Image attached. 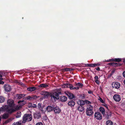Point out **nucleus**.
Masks as SVG:
<instances>
[{"label": "nucleus", "instance_id": "f257e3e1", "mask_svg": "<svg viewBox=\"0 0 125 125\" xmlns=\"http://www.w3.org/2000/svg\"><path fill=\"white\" fill-rule=\"evenodd\" d=\"M62 89L60 88L58 89L55 90L53 92L51 93V99L52 100L56 101L59 98V95L62 94L61 92Z\"/></svg>", "mask_w": 125, "mask_h": 125}, {"label": "nucleus", "instance_id": "f03ea898", "mask_svg": "<svg viewBox=\"0 0 125 125\" xmlns=\"http://www.w3.org/2000/svg\"><path fill=\"white\" fill-rule=\"evenodd\" d=\"M32 119V115L31 114H25L23 117L22 123H25L26 122H29L31 121Z\"/></svg>", "mask_w": 125, "mask_h": 125}, {"label": "nucleus", "instance_id": "7ed1b4c3", "mask_svg": "<svg viewBox=\"0 0 125 125\" xmlns=\"http://www.w3.org/2000/svg\"><path fill=\"white\" fill-rule=\"evenodd\" d=\"M93 107L90 105H88L87 106L86 113L87 115L91 116L93 114Z\"/></svg>", "mask_w": 125, "mask_h": 125}, {"label": "nucleus", "instance_id": "20e7f679", "mask_svg": "<svg viewBox=\"0 0 125 125\" xmlns=\"http://www.w3.org/2000/svg\"><path fill=\"white\" fill-rule=\"evenodd\" d=\"M63 86L65 88H69L71 90L77 89H79V87H74L73 85L70 84L69 83H67L65 84H64L63 85Z\"/></svg>", "mask_w": 125, "mask_h": 125}, {"label": "nucleus", "instance_id": "39448f33", "mask_svg": "<svg viewBox=\"0 0 125 125\" xmlns=\"http://www.w3.org/2000/svg\"><path fill=\"white\" fill-rule=\"evenodd\" d=\"M39 97V96H37L35 95H32L31 96H29L25 98V100H29L31 101H33L36 100L37 98Z\"/></svg>", "mask_w": 125, "mask_h": 125}, {"label": "nucleus", "instance_id": "423d86ee", "mask_svg": "<svg viewBox=\"0 0 125 125\" xmlns=\"http://www.w3.org/2000/svg\"><path fill=\"white\" fill-rule=\"evenodd\" d=\"M19 109V108L17 107L14 108H11L9 109V108L7 109V112L9 114H11L12 113L15 112L16 110Z\"/></svg>", "mask_w": 125, "mask_h": 125}, {"label": "nucleus", "instance_id": "0eeeda50", "mask_svg": "<svg viewBox=\"0 0 125 125\" xmlns=\"http://www.w3.org/2000/svg\"><path fill=\"white\" fill-rule=\"evenodd\" d=\"M94 118L98 120H100L102 118V116L101 114L99 112H97L95 113L94 114Z\"/></svg>", "mask_w": 125, "mask_h": 125}, {"label": "nucleus", "instance_id": "6e6552de", "mask_svg": "<svg viewBox=\"0 0 125 125\" xmlns=\"http://www.w3.org/2000/svg\"><path fill=\"white\" fill-rule=\"evenodd\" d=\"M7 104L10 107H13L14 105V101L12 99H10L8 100L7 101Z\"/></svg>", "mask_w": 125, "mask_h": 125}, {"label": "nucleus", "instance_id": "1a4fd4ad", "mask_svg": "<svg viewBox=\"0 0 125 125\" xmlns=\"http://www.w3.org/2000/svg\"><path fill=\"white\" fill-rule=\"evenodd\" d=\"M112 86L113 88L118 89L120 88V85L119 83L116 82L112 83Z\"/></svg>", "mask_w": 125, "mask_h": 125}, {"label": "nucleus", "instance_id": "9d476101", "mask_svg": "<svg viewBox=\"0 0 125 125\" xmlns=\"http://www.w3.org/2000/svg\"><path fill=\"white\" fill-rule=\"evenodd\" d=\"M113 98L114 100L116 102H119L121 100L120 95L118 94H115L114 95Z\"/></svg>", "mask_w": 125, "mask_h": 125}, {"label": "nucleus", "instance_id": "9b49d317", "mask_svg": "<svg viewBox=\"0 0 125 125\" xmlns=\"http://www.w3.org/2000/svg\"><path fill=\"white\" fill-rule=\"evenodd\" d=\"M65 93L70 99H72L75 98L74 95L71 92H69L67 91L65 92Z\"/></svg>", "mask_w": 125, "mask_h": 125}, {"label": "nucleus", "instance_id": "f8f14e48", "mask_svg": "<svg viewBox=\"0 0 125 125\" xmlns=\"http://www.w3.org/2000/svg\"><path fill=\"white\" fill-rule=\"evenodd\" d=\"M105 114V115L106 117L108 119H109L111 116V112L109 110H106V114Z\"/></svg>", "mask_w": 125, "mask_h": 125}, {"label": "nucleus", "instance_id": "ddd939ff", "mask_svg": "<svg viewBox=\"0 0 125 125\" xmlns=\"http://www.w3.org/2000/svg\"><path fill=\"white\" fill-rule=\"evenodd\" d=\"M9 108L8 105H4L0 108V111L1 112H4L6 111Z\"/></svg>", "mask_w": 125, "mask_h": 125}, {"label": "nucleus", "instance_id": "4468645a", "mask_svg": "<svg viewBox=\"0 0 125 125\" xmlns=\"http://www.w3.org/2000/svg\"><path fill=\"white\" fill-rule=\"evenodd\" d=\"M4 88L5 91L6 92H10L11 90L10 86L9 85L6 84L4 85Z\"/></svg>", "mask_w": 125, "mask_h": 125}, {"label": "nucleus", "instance_id": "2eb2a0df", "mask_svg": "<svg viewBox=\"0 0 125 125\" xmlns=\"http://www.w3.org/2000/svg\"><path fill=\"white\" fill-rule=\"evenodd\" d=\"M34 118L35 119H39L41 117V113L40 112H37L34 114Z\"/></svg>", "mask_w": 125, "mask_h": 125}, {"label": "nucleus", "instance_id": "dca6fc26", "mask_svg": "<svg viewBox=\"0 0 125 125\" xmlns=\"http://www.w3.org/2000/svg\"><path fill=\"white\" fill-rule=\"evenodd\" d=\"M75 104V100H71L69 101L68 103V104L69 106L71 107H74Z\"/></svg>", "mask_w": 125, "mask_h": 125}, {"label": "nucleus", "instance_id": "f3484780", "mask_svg": "<svg viewBox=\"0 0 125 125\" xmlns=\"http://www.w3.org/2000/svg\"><path fill=\"white\" fill-rule=\"evenodd\" d=\"M26 102L24 101L23 100L22 101H19L18 102V103L20 105V106H17L19 108V109L22 106H23L26 103Z\"/></svg>", "mask_w": 125, "mask_h": 125}, {"label": "nucleus", "instance_id": "a211bd4d", "mask_svg": "<svg viewBox=\"0 0 125 125\" xmlns=\"http://www.w3.org/2000/svg\"><path fill=\"white\" fill-rule=\"evenodd\" d=\"M53 110L54 113L56 114H59L61 111V110L58 107H56L54 108Z\"/></svg>", "mask_w": 125, "mask_h": 125}, {"label": "nucleus", "instance_id": "6ab92c4d", "mask_svg": "<svg viewBox=\"0 0 125 125\" xmlns=\"http://www.w3.org/2000/svg\"><path fill=\"white\" fill-rule=\"evenodd\" d=\"M78 105L83 106L85 104V100L83 101V100H79L77 102Z\"/></svg>", "mask_w": 125, "mask_h": 125}, {"label": "nucleus", "instance_id": "aec40b11", "mask_svg": "<svg viewBox=\"0 0 125 125\" xmlns=\"http://www.w3.org/2000/svg\"><path fill=\"white\" fill-rule=\"evenodd\" d=\"M60 99L61 101L62 102H65L67 100V97L65 96H62L60 97Z\"/></svg>", "mask_w": 125, "mask_h": 125}, {"label": "nucleus", "instance_id": "412c9836", "mask_svg": "<svg viewBox=\"0 0 125 125\" xmlns=\"http://www.w3.org/2000/svg\"><path fill=\"white\" fill-rule=\"evenodd\" d=\"M25 94H17L16 97L17 99H20L25 96Z\"/></svg>", "mask_w": 125, "mask_h": 125}, {"label": "nucleus", "instance_id": "4be33fe9", "mask_svg": "<svg viewBox=\"0 0 125 125\" xmlns=\"http://www.w3.org/2000/svg\"><path fill=\"white\" fill-rule=\"evenodd\" d=\"M9 116V115L7 113H5L1 116V118L3 119H7Z\"/></svg>", "mask_w": 125, "mask_h": 125}, {"label": "nucleus", "instance_id": "5701e85b", "mask_svg": "<svg viewBox=\"0 0 125 125\" xmlns=\"http://www.w3.org/2000/svg\"><path fill=\"white\" fill-rule=\"evenodd\" d=\"M54 108L51 106H48L46 108V110L48 112H51L53 110Z\"/></svg>", "mask_w": 125, "mask_h": 125}, {"label": "nucleus", "instance_id": "b1692460", "mask_svg": "<svg viewBox=\"0 0 125 125\" xmlns=\"http://www.w3.org/2000/svg\"><path fill=\"white\" fill-rule=\"evenodd\" d=\"M13 118H10L8 119L7 120H6L5 121L3 122V124H6L8 123L11 122L13 120Z\"/></svg>", "mask_w": 125, "mask_h": 125}, {"label": "nucleus", "instance_id": "393cba45", "mask_svg": "<svg viewBox=\"0 0 125 125\" xmlns=\"http://www.w3.org/2000/svg\"><path fill=\"white\" fill-rule=\"evenodd\" d=\"M77 109L79 111L82 112L84 110V107L82 106L78 105Z\"/></svg>", "mask_w": 125, "mask_h": 125}, {"label": "nucleus", "instance_id": "a878e982", "mask_svg": "<svg viewBox=\"0 0 125 125\" xmlns=\"http://www.w3.org/2000/svg\"><path fill=\"white\" fill-rule=\"evenodd\" d=\"M36 89V88L35 87H28L27 88V90L29 91L32 92L34 91Z\"/></svg>", "mask_w": 125, "mask_h": 125}, {"label": "nucleus", "instance_id": "bb28decb", "mask_svg": "<svg viewBox=\"0 0 125 125\" xmlns=\"http://www.w3.org/2000/svg\"><path fill=\"white\" fill-rule=\"evenodd\" d=\"M51 93L46 91H44L43 92V94L44 95L45 97H48L50 96H51Z\"/></svg>", "mask_w": 125, "mask_h": 125}, {"label": "nucleus", "instance_id": "cd10ccee", "mask_svg": "<svg viewBox=\"0 0 125 125\" xmlns=\"http://www.w3.org/2000/svg\"><path fill=\"white\" fill-rule=\"evenodd\" d=\"M99 110L100 111L101 113L102 114L104 115L105 114V110L102 107H101L99 108Z\"/></svg>", "mask_w": 125, "mask_h": 125}, {"label": "nucleus", "instance_id": "c85d7f7f", "mask_svg": "<svg viewBox=\"0 0 125 125\" xmlns=\"http://www.w3.org/2000/svg\"><path fill=\"white\" fill-rule=\"evenodd\" d=\"M38 87H43L44 88H47L49 86V85L46 84H42L38 85Z\"/></svg>", "mask_w": 125, "mask_h": 125}, {"label": "nucleus", "instance_id": "c756f323", "mask_svg": "<svg viewBox=\"0 0 125 125\" xmlns=\"http://www.w3.org/2000/svg\"><path fill=\"white\" fill-rule=\"evenodd\" d=\"M83 84L80 83H76L75 85V86L76 87H78L79 88H82L83 86Z\"/></svg>", "mask_w": 125, "mask_h": 125}, {"label": "nucleus", "instance_id": "7c9ffc66", "mask_svg": "<svg viewBox=\"0 0 125 125\" xmlns=\"http://www.w3.org/2000/svg\"><path fill=\"white\" fill-rule=\"evenodd\" d=\"M106 125H113V123L112 121L108 120L106 122Z\"/></svg>", "mask_w": 125, "mask_h": 125}, {"label": "nucleus", "instance_id": "2f4dec72", "mask_svg": "<svg viewBox=\"0 0 125 125\" xmlns=\"http://www.w3.org/2000/svg\"><path fill=\"white\" fill-rule=\"evenodd\" d=\"M21 112L20 111L18 112L16 115V118H19L21 117Z\"/></svg>", "mask_w": 125, "mask_h": 125}, {"label": "nucleus", "instance_id": "473e14b6", "mask_svg": "<svg viewBox=\"0 0 125 125\" xmlns=\"http://www.w3.org/2000/svg\"><path fill=\"white\" fill-rule=\"evenodd\" d=\"M5 100V98L2 96H0V103H1L3 102Z\"/></svg>", "mask_w": 125, "mask_h": 125}, {"label": "nucleus", "instance_id": "72a5a7b5", "mask_svg": "<svg viewBox=\"0 0 125 125\" xmlns=\"http://www.w3.org/2000/svg\"><path fill=\"white\" fill-rule=\"evenodd\" d=\"M114 62H120L122 60V59L120 58H114Z\"/></svg>", "mask_w": 125, "mask_h": 125}, {"label": "nucleus", "instance_id": "f704fd0d", "mask_svg": "<svg viewBox=\"0 0 125 125\" xmlns=\"http://www.w3.org/2000/svg\"><path fill=\"white\" fill-rule=\"evenodd\" d=\"M37 106L38 107L40 110H41L42 111H43L42 107H41L42 104L41 103H39L38 105Z\"/></svg>", "mask_w": 125, "mask_h": 125}, {"label": "nucleus", "instance_id": "c9c22d12", "mask_svg": "<svg viewBox=\"0 0 125 125\" xmlns=\"http://www.w3.org/2000/svg\"><path fill=\"white\" fill-rule=\"evenodd\" d=\"M99 98L98 99V100H99L101 103L103 104H104L105 102V101H104L101 98L99 97Z\"/></svg>", "mask_w": 125, "mask_h": 125}, {"label": "nucleus", "instance_id": "e433bc0d", "mask_svg": "<svg viewBox=\"0 0 125 125\" xmlns=\"http://www.w3.org/2000/svg\"><path fill=\"white\" fill-rule=\"evenodd\" d=\"M22 123H21L19 122H17L16 123H14L13 124V125H21Z\"/></svg>", "mask_w": 125, "mask_h": 125}, {"label": "nucleus", "instance_id": "4c0bfd02", "mask_svg": "<svg viewBox=\"0 0 125 125\" xmlns=\"http://www.w3.org/2000/svg\"><path fill=\"white\" fill-rule=\"evenodd\" d=\"M71 69H70L68 68H65L62 69V70L63 71H71Z\"/></svg>", "mask_w": 125, "mask_h": 125}, {"label": "nucleus", "instance_id": "58836bf2", "mask_svg": "<svg viewBox=\"0 0 125 125\" xmlns=\"http://www.w3.org/2000/svg\"><path fill=\"white\" fill-rule=\"evenodd\" d=\"M85 103L87 104H91V103L90 101L86 100H85Z\"/></svg>", "mask_w": 125, "mask_h": 125}, {"label": "nucleus", "instance_id": "ea45409f", "mask_svg": "<svg viewBox=\"0 0 125 125\" xmlns=\"http://www.w3.org/2000/svg\"><path fill=\"white\" fill-rule=\"evenodd\" d=\"M114 58H112L111 59H110L109 60H108L106 61L107 62H114Z\"/></svg>", "mask_w": 125, "mask_h": 125}, {"label": "nucleus", "instance_id": "a19ab883", "mask_svg": "<svg viewBox=\"0 0 125 125\" xmlns=\"http://www.w3.org/2000/svg\"><path fill=\"white\" fill-rule=\"evenodd\" d=\"M36 125H43V124L42 122H39L37 123Z\"/></svg>", "mask_w": 125, "mask_h": 125}, {"label": "nucleus", "instance_id": "79ce46f5", "mask_svg": "<svg viewBox=\"0 0 125 125\" xmlns=\"http://www.w3.org/2000/svg\"><path fill=\"white\" fill-rule=\"evenodd\" d=\"M88 94H93V92L91 90H89L88 91Z\"/></svg>", "mask_w": 125, "mask_h": 125}, {"label": "nucleus", "instance_id": "37998d69", "mask_svg": "<svg viewBox=\"0 0 125 125\" xmlns=\"http://www.w3.org/2000/svg\"><path fill=\"white\" fill-rule=\"evenodd\" d=\"M102 105H103L104 106H105L106 107V109H107V110H108V107L107 105V104H106L104 103V104H103Z\"/></svg>", "mask_w": 125, "mask_h": 125}, {"label": "nucleus", "instance_id": "c03bdc74", "mask_svg": "<svg viewBox=\"0 0 125 125\" xmlns=\"http://www.w3.org/2000/svg\"><path fill=\"white\" fill-rule=\"evenodd\" d=\"M116 66H120L122 65V64L119 63H116Z\"/></svg>", "mask_w": 125, "mask_h": 125}, {"label": "nucleus", "instance_id": "a18cd8bd", "mask_svg": "<svg viewBox=\"0 0 125 125\" xmlns=\"http://www.w3.org/2000/svg\"><path fill=\"white\" fill-rule=\"evenodd\" d=\"M95 82L98 84L99 85V81L98 80H96L95 81Z\"/></svg>", "mask_w": 125, "mask_h": 125}, {"label": "nucleus", "instance_id": "49530a36", "mask_svg": "<svg viewBox=\"0 0 125 125\" xmlns=\"http://www.w3.org/2000/svg\"><path fill=\"white\" fill-rule=\"evenodd\" d=\"M32 107L33 108H36L37 107L36 104H32Z\"/></svg>", "mask_w": 125, "mask_h": 125}, {"label": "nucleus", "instance_id": "de8ad7c7", "mask_svg": "<svg viewBox=\"0 0 125 125\" xmlns=\"http://www.w3.org/2000/svg\"><path fill=\"white\" fill-rule=\"evenodd\" d=\"M28 107L29 108H31V107H32V104H29L28 105Z\"/></svg>", "mask_w": 125, "mask_h": 125}, {"label": "nucleus", "instance_id": "09e8293b", "mask_svg": "<svg viewBox=\"0 0 125 125\" xmlns=\"http://www.w3.org/2000/svg\"><path fill=\"white\" fill-rule=\"evenodd\" d=\"M94 79L96 80H98V76L96 75L94 77Z\"/></svg>", "mask_w": 125, "mask_h": 125}, {"label": "nucleus", "instance_id": "8fccbe9b", "mask_svg": "<svg viewBox=\"0 0 125 125\" xmlns=\"http://www.w3.org/2000/svg\"><path fill=\"white\" fill-rule=\"evenodd\" d=\"M112 66H116V63H115L114 62H113Z\"/></svg>", "mask_w": 125, "mask_h": 125}, {"label": "nucleus", "instance_id": "3c124183", "mask_svg": "<svg viewBox=\"0 0 125 125\" xmlns=\"http://www.w3.org/2000/svg\"><path fill=\"white\" fill-rule=\"evenodd\" d=\"M2 76L0 74V81H2L3 80V78H2Z\"/></svg>", "mask_w": 125, "mask_h": 125}, {"label": "nucleus", "instance_id": "603ef678", "mask_svg": "<svg viewBox=\"0 0 125 125\" xmlns=\"http://www.w3.org/2000/svg\"><path fill=\"white\" fill-rule=\"evenodd\" d=\"M113 63V62H110L108 63V64L109 65H112V66Z\"/></svg>", "mask_w": 125, "mask_h": 125}, {"label": "nucleus", "instance_id": "864d4df0", "mask_svg": "<svg viewBox=\"0 0 125 125\" xmlns=\"http://www.w3.org/2000/svg\"><path fill=\"white\" fill-rule=\"evenodd\" d=\"M4 82L3 81H0V84H4Z\"/></svg>", "mask_w": 125, "mask_h": 125}, {"label": "nucleus", "instance_id": "5fc2aeb1", "mask_svg": "<svg viewBox=\"0 0 125 125\" xmlns=\"http://www.w3.org/2000/svg\"><path fill=\"white\" fill-rule=\"evenodd\" d=\"M97 66L96 63L93 64V67Z\"/></svg>", "mask_w": 125, "mask_h": 125}, {"label": "nucleus", "instance_id": "6e6d98bb", "mask_svg": "<svg viewBox=\"0 0 125 125\" xmlns=\"http://www.w3.org/2000/svg\"><path fill=\"white\" fill-rule=\"evenodd\" d=\"M123 74L124 77L125 78V71L123 72Z\"/></svg>", "mask_w": 125, "mask_h": 125}, {"label": "nucleus", "instance_id": "4d7b16f0", "mask_svg": "<svg viewBox=\"0 0 125 125\" xmlns=\"http://www.w3.org/2000/svg\"><path fill=\"white\" fill-rule=\"evenodd\" d=\"M115 72V70L114 69L112 71L111 73H112L113 74H114Z\"/></svg>", "mask_w": 125, "mask_h": 125}, {"label": "nucleus", "instance_id": "13d9d810", "mask_svg": "<svg viewBox=\"0 0 125 125\" xmlns=\"http://www.w3.org/2000/svg\"><path fill=\"white\" fill-rule=\"evenodd\" d=\"M96 70L97 71H99L100 70V68L99 67H98L97 68H96Z\"/></svg>", "mask_w": 125, "mask_h": 125}, {"label": "nucleus", "instance_id": "bf43d9fd", "mask_svg": "<svg viewBox=\"0 0 125 125\" xmlns=\"http://www.w3.org/2000/svg\"><path fill=\"white\" fill-rule=\"evenodd\" d=\"M89 67H93V64H89Z\"/></svg>", "mask_w": 125, "mask_h": 125}, {"label": "nucleus", "instance_id": "052dcab7", "mask_svg": "<svg viewBox=\"0 0 125 125\" xmlns=\"http://www.w3.org/2000/svg\"><path fill=\"white\" fill-rule=\"evenodd\" d=\"M111 76H112L110 74L109 75H108V78H109Z\"/></svg>", "mask_w": 125, "mask_h": 125}, {"label": "nucleus", "instance_id": "680f3d73", "mask_svg": "<svg viewBox=\"0 0 125 125\" xmlns=\"http://www.w3.org/2000/svg\"><path fill=\"white\" fill-rule=\"evenodd\" d=\"M96 64H97V66H99L100 65V64L99 63H96Z\"/></svg>", "mask_w": 125, "mask_h": 125}, {"label": "nucleus", "instance_id": "e2e57ef3", "mask_svg": "<svg viewBox=\"0 0 125 125\" xmlns=\"http://www.w3.org/2000/svg\"><path fill=\"white\" fill-rule=\"evenodd\" d=\"M85 65L86 66H89V64H85Z\"/></svg>", "mask_w": 125, "mask_h": 125}, {"label": "nucleus", "instance_id": "0e129e2a", "mask_svg": "<svg viewBox=\"0 0 125 125\" xmlns=\"http://www.w3.org/2000/svg\"><path fill=\"white\" fill-rule=\"evenodd\" d=\"M123 62L125 64V59L123 60Z\"/></svg>", "mask_w": 125, "mask_h": 125}, {"label": "nucleus", "instance_id": "69168bd1", "mask_svg": "<svg viewBox=\"0 0 125 125\" xmlns=\"http://www.w3.org/2000/svg\"><path fill=\"white\" fill-rule=\"evenodd\" d=\"M124 83L125 85V80L124 81Z\"/></svg>", "mask_w": 125, "mask_h": 125}, {"label": "nucleus", "instance_id": "338daca9", "mask_svg": "<svg viewBox=\"0 0 125 125\" xmlns=\"http://www.w3.org/2000/svg\"><path fill=\"white\" fill-rule=\"evenodd\" d=\"M110 74L111 75V76H112V75L113 74L112 73H111Z\"/></svg>", "mask_w": 125, "mask_h": 125}, {"label": "nucleus", "instance_id": "774afa93", "mask_svg": "<svg viewBox=\"0 0 125 125\" xmlns=\"http://www.w3.org/2000/svg\"><path fill=\"white\" fill-rule=\"evenodd\" d=\"M45 118H46V119H45V120H47V117H45Z\"/></svg>", "mask_w": 125, "mask_h": 125}]
</instances>
